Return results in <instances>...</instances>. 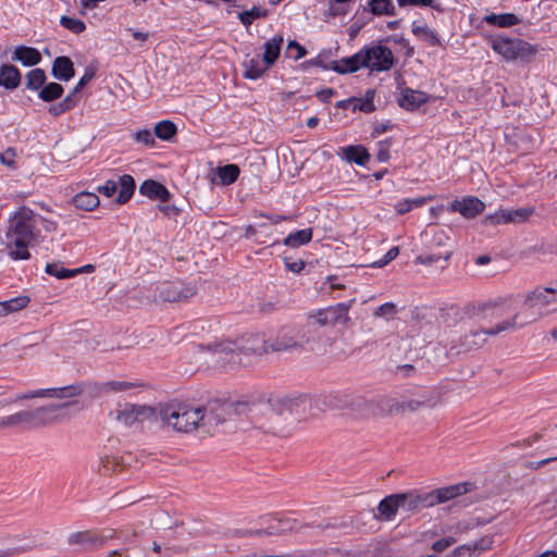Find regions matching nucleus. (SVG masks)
<instances>
[{"label":"nucleus","instance_id":"680f3d73","mask_svg":"<svg viewBox=\"0 0 557 557\" xmlns=\"http://www.w3.org/2000/svg\"><path fill=\"white\" fill-rule=\"evenodd\" d=\"M326 282L330 284L331 289H341L345 286L338 282V280L335 276H329L326 277Z\"/></svg>","mask_w":557,"mask_h":557},{"label":"nucleus","instance_id":"6e6d98bb","mask_svg":"<svg viewBox=\"0 0 557 557\" xmlns=\"http://www.w3.org/2000/svg\"><path fill=\"white\" fill-rule=\"evenodd\" d=\"M133 386L132 383L124 381H112L106 384V388L110 391H125Z\"/></svg>","mask_w":557,"mask_h":557},{"label":"nucleus","instance_id":"69168bd1","mask_svg":"<svg viewBox=\"0 0 557 557\" xmlns=\"http://www.w3.org/2000/svg\"><path fill=\"white\" fill-rule=\"evenodd\" d=\"M552 460H557V456L556 457H552V458H547V459H543V460L539 461L537 462V467H542V466L548 463Z\"/></svg>","mask_w":557,"mask_h":557},{"label":"nucleus","instance_id":"a878e982","mask_svg":"<svg viewBox=\"0 0 557 557\" xmlns=\"http://www.w3.org/2000/svg\"><path fill=\"white\" fill-rule=\"evenodd\" d=\"M72 202L77 209L91 211L99 206L100 200L95 193L82 191L73 197Z\"/></svg>","mask_w":557,"mask_h":557},{"label":"nucleus","instance_id":"e433bc0d","mask_svg":"<svg viewBox=\"0 0 557 557\" xmlns=\"http://www.w3.org/2000/svg\"><path fill=\"white\" fill-rule=\"evenodd\" d=\"M351 405L354 406V410H356L363 417L379 413L376 406L372 400L356 397L352 400Z\"/></svg>","mask_w":557,"mask_h":557},{"label":"nucleus","instance_id":"5701e85b","mask_svg":"<svg viewBox=\"0 0 557 557\" xmlns=\"http://www.w3.org/2000/svg\"><path fill=\"white\" fill-rule=\"evenodd\" d=\"M238 175L239 168L236 164H227L218 166L211 181L220 185H230L237 180Z\"/></svg>","mask_w":557,"mask_h":557},{"label":"nucleus","instance_id":"aec40b11","mask_svg":"<svg viewBox=\"0 0 557 557\" xmlns=\"http://www.w3.org/2000/svg\"><path fill=\"white\" fill-rule=\"evenodd\" d=\"M398 494L389 495L382 499L377 506L379 517L385 521L395 518L398 509H400V500Z\"/></svg>","mask_w":557,"mask_h":557},{"label":"nucleus","instance_id":"39448f33","mask_svg":"<svg viewBox=\"0 0 557 557\" xmlns=\"http://www.w3.org/2000/svg\"><path fill=\"white\" fill-rule=\"evenodd\" d=\"M467 492L466 484H457L435 490L431 493L419 495L416 493L398 494L400 500V509L406 511L417 510L420 508L433 507L437 504L447 502L456 496Z\"/></svg>","mask_w":557,"mask_h":557},{"label":"nucleus","instance_id":"473e14b6","mask_svg":"<svg viewBox=\"0 0 557 557\" xmlns=\"http://www.w3.org/2000/svg\"><path fill=\"white\" fill-rule=\"evenodd\" d=\"M46 272L59 280L70 278L78 273H83V269H66L59 263H48L46 265Z\"/></svg>","mask_w":557,"mask_h":557},{"label":"nucleus","instance_id":"c03bdc74","mask_svg":"<svg viewBox=\"0 0 557 557\" xmlns=\"http://www.w3.org/2000/svg\"><path fill=\"white\" fill-rule=\"evenodd\" d=\"M428 401L429 400L424 396H421L419 398H414V399H410V400L401 403L396 408V410H403V411L410 410V411H414V410H418L421 406L426 405Z\"/></svg>","mask_w":557,"mask_h":557},{"label":"nucleus","instance_id":"cd10ccee","mask_svg":"<svg viewBox=\"0 0 557 557\" xmlns=\"http://www.w3.org/2000/svg\"><path fill=\"white\" fill-rule=\"evenodd\" d=\"M311 239L312 228L308 227L289 233L283 243L290 248H297L308 244Z\"/></svg>","mask_w":557,"mask_h":557},{"label":"nucleus","instance_id":"79ce46f5","mask_svg":"<svg viewBox=\"0 0 557 557\" xmlns=\"http://www.w3.org/2000/svg\"><path fill=\"white\" fill-rule=\"evenodd\" d=\"M286 54L288 58L297 61L302 59L307 54V50L296 40H289L286 47Z\"/></svg>","mask_w":557,"mask_h":557},{"label":"nucleus","instance_id":"49530a36","mask_svg":"<svg viewBox=\"0 0 557 557\" xmlns=\"http://www.w3.org/2000/svg\"><path fill=\"white\" fill-rule=\"evenodd\" d=\"M456 543L454 536H445L432 543L431 547L435 553H442Z\"/></svg>","mask_w":557,"mask_h":557},{"label":"nucleus","instance_id":"6ab92c4d","mask_svg":"<svg viewBox=\"0 0 557 557\" xmlns=\"http://www.w3.org/2000/svg\"><path fill=\"white\" fill-rule=\"evenodd\" d=\"M22 75L17 67L11 64L0 66V86L13 90L21 84Z\"/></svg>","mask_w":557,"mask_h":557},{"label":"nucleus","instance_id":"a211bd4d","mask_svg":"<svg viewBox=\"0 0 557 557\" xmlns=\"http://www.w3.org/2000/svg\"><path fill=\"white\" fill-rule=\"evenodd\" d=\"M139 193L150 199L168 201L170 197L169 190L160 183L148 180L145 181L140 187Z\"/></svg>","mask_w":557,"mask_h":557},{"label":"nucleus","instance_id":"7ed1b4c3","mask_svg":"<svg viewBox=\"0 0 557 557\" xmlns=\"http://www.w3.org/2000/svg\"><path fill=\"white\" fill-rule=\"evenodd\" d=\"M233 406L218 401L209 404L207 409L189 405H168L159 410L158 421L178 432H193L201 429L210 433L219 425Z\"/></svg>","mask_w":557,"mask_h":557},{"label":"nucleus","instance_id":"dca6fc26","mask_svg":"<svg viewBox=\"0 0 557 557\" xmlns=\"http://www.w3.org/2000/svg\"><path fill=\"white\" fill-rule=\"evenodd\" d=\"M295 522L288 519L273 518L270 520V524L264 529H251L248 531L249 535L262 536V535H278L285 532L293 531Z\"/></svg>","mask_w":557,"mask_h":557},{"label":"nucleus","instance_id":"0e129e2a","mask_svg":"<svg viewBox=\"0 0 557 557\" xmlns=\"http://www.w3.org/2000/svg\"><path fill=\"white\" fill-rule=\"evenodd\" d=\"M377 159H379V161H381V162H385V161H387V159H388V152H387V150H380V152L377 153Z\"/></svg>","mask_w":557,"mask_h":557},{"label":"nucleus","instance_id":"bb28decb","mask_svg":"<svg viewBox=\"0 0 557 557\" xmlns=\"http://www.w3.org/2000/svg\"><path fill=\"white\" fill-rule=\"evenodd\" d=\"M411 30L413 35L426 41L430 46H437L441 44L437 33L430 28L425 23L413 22Z\"/></svg>","mask_w":557,"mask_h":557},{"label":"nucleus","instance_id":"864d4df0","mask_svg":"<svg viewBox=\"0 0 557 557\" xmlns=\"http://www.w3.org/2000/svg\"><path fill=\"white\" fill-rule=\"evenodd\" d=\"M0 162L9 168H14V165H15L14 150L7 149L4 152L0 153Z\"/></svg>","mask_w":557,"mask_h":557},{"label":"nucleus","instance_id":"b1692460","mask_svg":"<svg viewBox=\"0 0 557 557\" xmlns=\"http://www.w3.org/2000/svg\"><path fill=\"white\" fill-rule=\"evenodd\" d=\"M243 67L244 77L251 81L261 78L269 70L263 60H259L257 58L245 60L243 62Z\"/></svg>","mask_w":557,"mask_h":557},{"label":"nucleus","instance_id":"1a4fd4ad","mask_svg":"<svg viewBox=\"0 0 557 557\" xmlns=\"http://www.w3.org/2000/svg\"><path fill=\"white\" fill-rule=\"evenodd\" d=\"M308 343L305 339V333L296 329H283L278 332L274 341L270 343H263L262 346L247 347V350H252L256 354L268 352V351H283L296 348H305Z\"/></svg>","mask_w":557,"mask_h":557},{"label":"nucleus","instance_id":"8fccbe9b","mask_svg":"<svg viewBox=\"0 0 557 557\" xmlns=\"http://www.w3.org/2000/svg\"><path fill=\"white\" fill-rule=\"evenodd\" d=\"M395 305L393 302H385L375 310L374 314L388 319L395 314Z\"/></svg>","mask_w":557,"mask_h":557},{"label":"nucleus","instance_id":"338daca9","mask_svg":"<svg viewBox=\"0 0 557 557\" xmlns=\"http://www.w3.org/2000/svg\"><path fill=\"white\" fill-rule=\"evenodd\" d=\"M285 218L282 216V215H273V216H270V220L272 221V223H278L281 221H283Z\"/></svg>","mask_w":557,"mask_h":557},{"label":"nucleus","instance_id":"9d476101","mask_svg":"<svg viewBox=\"0 0 557 557\" xmlns=\"http://www.w3.org/2000/svg\"><path fill=\"white\" fill-rule=\"evenodd\" d=\"M354 300L348 302H338L326 308L312 310L308 318L313 320L320 326H334L336 324H346L349 322V310Z\"/></svg>","mask_w":557,"mask_h":557},{"label":"nucleus","instance_id":"13d9d810","mask_svg":"<svg viewBox=\"0 0 557 557\" xmlns=\"http://www.w3.org/2000/svg\"><path fill=\"white\" fill-rule=\"evenodd\" d=\"M24 549H25L24 547H18V546H8L3 549H0V557L13 556Z\"/></svg>","mask_w":557,"mask_h":557},{"label":"nucleus","instance_id":"e2e57ef3","mask_svg":"<svg viewBox=\"0 0 557 557\" xmlns=\"http://www.w3.org/2000/svg\"><path fill=\"white\" fill-rule=\"evenodd\" d=\"M318 124H319V119H318V117H315V116H312V117L308 119V121H307V126H308L309 128H313V127H315Z\"/></svg>","mask_w":557,"mask_h":557},{"label":"nucleus","instance_id":"4c0bfd02","mask_svg":"<svg viewBox=\"0 0 557 557\" xmlns=\"http://www.w3.org/2000/svg\"><path fill=\"white\" fill-rule=\"evenodd\" d=\"M267 16V10L260 7H252L249 10L243 11L238 14V18L243 25L249 26L253 21Z\"/></svg>","mask_w":557,"mask_h":557},{"label":"nucleus","instance_id":"9b49d317","mask_svg":"<svg viewBox=\"0 0 557 557\" xmlns=\"http://www.w3.org/2000/svg\"><path fill=\"white\" fill-rule=\"evenodd\" d=\"M533 213L532 208H520L515 210L500 209L485 218V222L491 225L519 223L525 221Z\"/></svg>","mask_w":557,"mask_h":557},{"label":"nucleus","instance_id":"f257e3e1","mask_svg":"<svg viewBox=\"0 0 557 557\" xmlns=\"http://www.w3.org/2000/svg\"><path fill=\"white\" fill-rule=\"evenodd\" d=\"M516 311L493 327L483 330V334L497 335L530 324L539 319L557 312V281L549 287L539 286L523 297H516L494 305H485L482 313L485 318H499Z\"/></svg>","mask_w":557,"mask_h":557},{"label":"nucleus","instance_id":"ddd939ff","mask_svg":"<svg viewBox=\"0 0 557 557\" xmlns=\"http://www.w3.org/2000/svg\"><path fill=\"white\" fill-rule=\"evenodd\" d=\"M428 101L429 95L424 91L416 90L409 87H404L399 91L398 104L407 111L417 110Z\"/></svg>","mask_w":557,"mask_h":557},{"label":"nucleus","instance_id":"f3484780","mask_svg":"<svg viewBox=\"0 0 557 557\" xmlns=\"http://www.w3.org/2000/svg\"><path fill=\"white\" fill-rule=\"evenodd\" d=\"M11 60L20 62L24 66H34L40 63L41 54L36 48L18 46L14 49Z\"/></svg>","mask_w":557,"mask_h":557},{"label":"nucleus","instance_id":"7c9ffc66","mask_svg":"<svg viewBox=\"0 0 557 557\" xmlns=\"http://www.w3.org/2000/svg\"><path fill=\"white\" fill-rule=\"evenodd\" d=\"M485 541L482 540L479 543H468L458 546L454 549L451 555L449 557H474L476 556L481 550L486 548Z\"/></svg>","mask_w":557,"mask_h":557},{"label":"nucleus","instance_id":"4d7b16f0","mask_svg":"<svg viewBox=\"0 0 557 557\" xmlns=\"http://www.w3.org/2000/svg\"><path fill=\"white\" fill-rule=\"evenodd\" d=\"M285 267L294 273H299L305 268V262L302 260H289L285 259Z\"/></svg>","mask_w":557,"mask_h":557},{"label":"nucleus","instance_id":"72a5a7b5","mask_svg":"<svg viewBox=\"0 0 557 557\" xmlns=\"http://www.w3.org/2000/svg\"><path fill=\"white\" fill-rule=\"evenodd\" d=\"M47 79L46 73L41 69H34L26 74V88L29 90H39Z\"/></svg>","mask_w":557,"mask_h":557},{"label":"nucleus","instance_id":"58836bf2","mask_svg":"<svg viewBox=\"0 0 557 557\" xmlns=\"http://www.w3.org/2000/svg\"><path fill=\"white\" fill-rule=\"evenodd\" d=\"M369 5L374 14L394 15V4L392 0H371Z\"/></svg>","mask_w":557,"mask_h":557},{"label":"nucleus","instance_id":"774afa93","mask_svg":"<svg viewBox=\"0 0 557 557\" xmlns=\"http://www.w3.org/2000/svg\"><path fill=\"white\" fill-rule=\"evenodd\" d=\"M488 261H490V258H488V257H486V256L479 257V258H478V260H476V262H478L479 264H485V263H487Z\"/></svg>","mask_w":557,"mask_h":557},{"label":"nucleus","instance_id":"6e6552de","mask_svg":"<svg viewBox=\"0 0 557 557\" xmlns=\"http://www.w3.org/2000/svg\"><path fill=\"white\" fill-rule=\"evenodd\" d=\"M110 414L121 425L132 428L146 421L158 422L159 411L149 406L123 404L119 405Z\"/></svg>","mask_w":557,"mask_h":557},{"label":"nucleus","instance_id":"f03ea898","mask_svg":"<svg viewBox=\"0 0 557 557\" xmlns=\"http://www.w3.org/2000/svg\"><path fill=\"white\" fill-rule=\"evenodd\" d=\"M40 226L47 233L55 232L58 223L41 216L26 206L20 207L8 220V227L0 244L13 261L28 260L29 247L42 240Z\"/></svg>","mask_w":557,"mask_h":557},{"label":"nucleus","instance_id":"603ef678","mask_svg":"<svg viewBox=\"0 0 557 557\" xmlns=\"http://www.w3.org/2000/svg\"><path fill=\"white\" fill-rule=\"evenodd\" d=\"M309 403H310V399H308L307 397H302L298 401H294V400H290V399H285L283 401L284 406L290 412L298 411L297 407H302L305 409Z\"/></svg>","mask_w":557,"mask_h":557},{"label":"nucleus","instance_id":"393cba45","mask_svg":"<svg viewBox=\"0 0 557 557\" xmlns=\"http://www.w3.org/2000/svg\"><path fill=\"white\" fill-rule=\"evenodd\" d=\"M483 21L488 25L497 26L500 28L511 27L518 25L521 22L520 17L513 13H492L484 16Z\"/></svg>","mask_w":557,"mask_h":557},{"label":"nucleus","instance_id":"2f4dec72","mask_svg":"<svg viewBox=\"0 0 557 557\" xmlns=\"http://www.w3.org/2000/svg\"><path fill=\"white\" fill-rule=\"evenodd\" d=\"M433 197H418V198H406L397 201L394 206L396 212L398 214H405L407 212H410L414 208L422 207L426 201L431 200Z\"/></svg>","mask_w":557,"mask_h":557},{"label":"nucleus","instance_id":"4468645a","mask_svg":"<svg viewBox=\"0 0 557 557\" xmlns=\"http://www.w3.org/2000/svg\"><path fill=\"white\" fill-rule=\"evenodd\" d=\"M484 208V203L476 197H466L461 200H455L449 210L459 212L462 216L471 219L480 214Z\"/></svg>","mask_w":557,"mask_h":557},{"label":"nucleus","instance_id":"c85d7f7f","mask_svg":"<svg viewBox=\"0 0 557 557\" xmlns=\"http://www.w3.org/2000/svg\"><path fill=\"white\" fill-rule=\"evenodd\" d=\"M117 187H120L117 202L125 203L133 196L135 190V182L131 175H122L117 182Z\"/></svg>","mask_w":557,"mask_h":557},{"label":"nucleus","instance_id":"423d86ee","mask_svg":"<svg viewBox=\"0 0 557 557\" xmlns=\"http://www.w3.org/2000/svg\"><path fill=\"white\" fill-rule=\"evenodd\" d=\"M54 409V407H38L0 417V430L30 429L46 425L53 421L51 413Z\"/></svg>","mask_w":557,"mask_h":557},{"label":"nucleus","instance_id":"4be33fe9","mask_svg":"<svg viewBox=\"0 0 557 557\" xmlns=\"http://www.w3.org/2000/svg\"><path fill=\"white\" fill-rule=\"evenodd\" d=\"M338 156L346 159L348 162H355L359 165H364L370 159V154L362 146L342 147L339 148Z\"/></svg>","mask_w":557,"mask_h":557},{"label":"nucleus","instance_id":"2eb2a0df","mask_svg":"<svg viewBox=\"0 0 557 557\" xmlns=\"http://www.w3.org/2000/svg\"><path fill=\"white\" fill-rule=\"evenodd\" d=\"M284 44L282 34H275L263 44L262 60L270 70L278 60Z\"/></svg>","mask_w":557,"mask_h":557},{"label":"nucleus","instance_id":"09e8293b","mask_svg":"<svg viewBox=\"0 0 557 557\" xmlns=\"http://www.w3.org/2000/svg\"><path fill=\"white\" fill-rule=\"evenodd\" d=\"M135 139L138 143H141V144H144L146 146H153L154 145V132L152 133L149 129L138 131L135 134Z\"/></svg>","mask_w":557,"mask_h":557},{"label":"nucleus","instance_id":"a19ab883","mask_svg":"<svg viewBox=\"0 0 557 557\" xmlns=\"http://www.w3.org/2000/svg\"><path fill=\"white\" fill-rule=\"evenodd\" d=\"M373 98L374 94L372 91H368L364 98L352 100L354 110H360L366 113L372 112L374 110Z\"/></svg>","mask_w":557,"mask_h":557},{"label":"nucleus","instance_id":"37998d69","mask_svg":"<svg viewBox=\"0 0 557 557\" xmlns=\"http://www.w3.org/2000/svg\"><path fill=\"white\" fill-rule=\"evenodd\" d=\"M75 106V102L72 99V95L67 96L61 102L50 106L49 113L58 116L69 110H71Z\"/></svg>","mask_w":557,"mask_h":557},{"label":"nucleus","instance_id":"20e7f679","mask_svg":"<svg viewBox=\"0 0 557 557\" xmlns=\"http://www.w3.org/2000/svg\"><path fill=\"white\" fill-rule=\"evenodd\" d=\"M394 63L392 50L382 44H374L364 46L350 57L332 61L326 69L338 74L355 73L361 69L370 73H380L389 71Z\"/></svg>","mask_w":557,"mask_h":557},{"label":"nucleus","instance_id":"bf43d9fd","mask_svg":"<svg viewBox=\"0 0 557 557\" xmlns=\"http://www.w3.org/2000/svg\"><path fill=\"white\" fill-rule=\"evenodd\" d=\"M127 32L132 35V37L135 40L141 41V42L146 41L149 38L148 33L139 32L134 28H128Z\"/></svg>","mask_w":557,"mask_h":557},{"label":"nucleus","instance_id":"052dcab7","mask_svg":"<svg viewBox=\"0 0 557 557\" xmlns=\"http://www.w3.org/2000/svg\"><path fill=\"white\" fill-rule=\"evenodd\" d=\"M436 536V533L432 530H426V531H423L420 535V537L418 539L419 542H429L431 540H433L434 537Z\"/></svg>","mask_w":557,"mask_h":557},{"label":"nucleus","instance_id":"412c9836","mask_svg":"<svg viewBox=\"0 0 557 557\" xmlns=\"http://www.w3.org/2000/svg\"><path fill=\"white\" fill-rule=\"evenodd\" d=\"M75 71L73 62L67 57H58L52 64V75L54 78L67 82L74 77Z\"/></svg>","mask_w":557,"mask_h":557},{"label":"nucleus","instance_id":"ea45409f","mask_svg":"<svg viewBox=\"0 0 557 557\" xmlns=\"http://www.w3.org/2000/svg\"><path fill=\"white\" fill-rule=\"evenodd\" d=\"M60 24L74 34H81L86 29L85 23L82 20L75 17L62 16L60 18Z\"/></svg>","mask_w":557,"mask_h":557},{"label":"nucleus","instance_id":"3c124183","mask_svg":"<svg viewBox=\"0 0 557 557\" xmlns=\"http://www.w3.org/2000/svg\"><path fill=\"white\" fill-rule=\"evenodd\" d=\"M117 188V182L109 180L98 187V191L106 197H112L116 193Z\"/></svg>","mask_w":557,"mask_h":557},{"label":"nucleus","instance_id":"a18cd8bd","mask_svg":"<svg viewBox=\"0 0 557 557\" xmlns=\"http://www.w3.org/2000/svg\"><path fill=\"white\" fill-rule=\"evenodd\" d=\"M399 7H431L437 11L441 10V5L434 3L433 0H397Z\"/></svg>","mask_w":557,"mask_h":557},{"label":"nucleus","instance_id":"de8ad7c7","mask_svg":"<svg viewBox=\"0 0 557 557\" xmlns=\"http://www.w3.org/2000/svg\"><path fill=\"white\" fill-rule=\"evenodd\" d=\"M399 253L398 247H392L381 259L372 263L373 268H383L394 260Z\"/></svg>","mask_w":557,"mask_h":557},{"label":"nucleus","instance_id":"5fc2aeb1","mask_svg":"<svg viewBox=\"0 0 557 557\" xmlns=\"http://www.w3.org/2000/svg\"><path fill=\"white\" fill-rule=\"evenodd\" d=\"M92 77H94V72L86 71L85 74L81 77V79L77 82V84L73 88L71 95L73 96V95L77 94L78 91H81L83 89V87L92 79Z\"/></svg>","mask_w":557,"mask_h":557},{"label":"nucleus","instance_id":"0eeeda50","mask_svg":"<svg viewBox=\"0 0 557 557\" xmlns=\"http://www.w3.org/2000/svg\"><path fill=\"white\" fill-rule=\"evenodd\" d=\"M491 47L504 60L512 61H528L536 52L534 46L519 38H511L507 36H495L491 40Z\"/></svg>","mask_w":557,"mask_h":557},{"label":"nucleus","instance_id":"f8f14e48","mask_svg":"<svg viewBox=\"0 0 557 557\" xmlns=\"http://www.w3.org/2000/svg\"><path fill=\"white\" fill-rule=\"evenodd\" d=\"M81 389L77 386H65L60 388H41L33 392L20 394L16 400L37 398V397H52V398H70L78 395Z\"/></svg>","mask_w":557,"mask_h":557},{"label":"nucleus","instance_id":"f704fd0d","mask_svg":"<svg viewBox=\"0 0 557 557\" xmlns=\"http://www.w3.org/2000/svg\"><path fill=\"white\" fill-rule=\"evenodd\" d=\"M63 94V87L58 83H49L44 85L39 90V98L42 101L50 102L60 98Z\"/></svg>","mask_w":557,"mask_h":557},{"label":"nucleus","instance_id":"c756f323","mask_svg":"<svg viewBox=\"0 0 557 557\" xmlns=\"http://www.w3.org/2000/svg\"><path fill=\"white\" fill-rule=\"evenodd\" d=\"M29 302L27 296H18L5 301H0V315H7L24 309Z\"/></svg>","mask_w":557,"mask_h":557},{"label":"nucleus","instance_id":"c9c22d12","mask_svg":"<svg viewBox=\"0 0 557 557\" xmlns=\"http://www.w3.org/2000/svg\"><path fill=\"white\" fill-rule=\"evenodd\" d=\"M176 126L173 122L164 120L154 126V136L161 140H171L176 134Z\"/></svg>","mask_w":557,"mask_h":557}]
</instances>
